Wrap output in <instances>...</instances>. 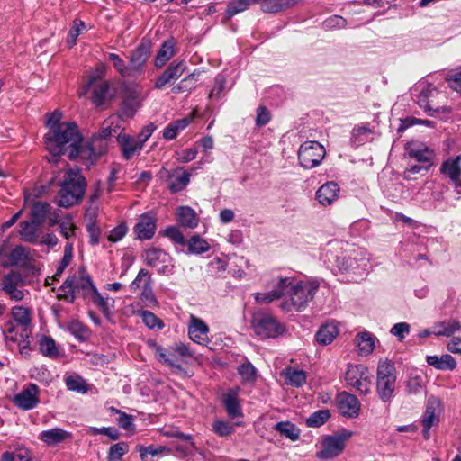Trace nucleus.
I'll list each match as a JSON object with an SVG mask.
<instances>
[{
	"label": "nucleus",
	"mask_w": 461,
	"mask_h": 461,
	"mask_svg": "<svg viewBox=\"0 0 461 461\" xmlns=\"http://www.w3.org/2000/svg\"><path fill=\"white\" fill-rule=\"evenodd\" d=\"M46 149L52 155L50 161L56 162V157L68 152L69 158H76L80 150L82 136L75 122H62L57 129L45 134Z\"/></svg>",
	"instance_id": "1"
},
{
	"label": "nucleus",
	"mask_w": 461,
	"mask_h": 461,
	"mask_svg": "<svg viewBox=\"0 0 461 461\" xmlns=\"http://www.w3.org/2000/svg\"><path fill=\"white\" fill-rule=\"evenodd\" d=\"M318 288L317 281L295 282L289 277V284L285 289V299L280 303V308L285 312L303 311L312 301Z\"/></svg>",
	"instance_id": "2"
},
{
	"label": "nucleus",
	"mask_w": 461,
	"mask_h": 461,
	"mask_svg": "<svg viewBox=\"0 0 461 461\" xmlns=\"http://www.w3.org/2000/svg\"><path fill=\"white\" fill-rule=\"evenodd\" d=\"M86 186V179L78 170H68L59 185L58 204L60 207L69 208L78 203L85 194Z\"/></svg>",
	"instance_id": "3"
},
{
	"label": "nucleus",
	"mask_w": 461,
	"mask_h": 461,
	"mask_svg": "<svg viewBox=\"0 0 461 461\" xmlns=\"http://www.w3.org/2000/svg\"><path fill=\"white\" fill-rule=\"evenodd\" d=\"M95 289L90 276L84 269H79L77 275L67 277L59 289L58 298L73 303L77 296H90Z\"/></svg>",
	"instance_id": "4"
},
{
	"label": "nucleus",
	"mask_w": 461,
	"mask_h": 461,
	"mask_svg": "<svg viewBox=\"0 0 461 461\" xmlns=\"http://www.w3.org/2000/svg\"><path fill=\"white\" fill-rule=\"evenodd\" d=\"M369 258L366 252L339 257L337 258L339 270L353 282H359L368 272Z\"/></svg>",
	"instance_id": "5"
},
{
	"label": "nucleus",
	"mask_w": 461,
	"mask_h": 461,
	"mask_svg": "<svg viewBox=\"0 0 461 461\" xmlns=\"http://www.w3.org/2000/svg\"><path fill=\"white\" fill-rule=\"evenodd\" d=\"M396 375L393 363L388 359L380 360L376 372V391L384 402H388L393 397Z\"/></svg>",
	"instance_id": "6"
},
{
	"label": "nucleus",
	"mask_w": 461,
	"mask_h": 461,
	"mask_svg": "<svg viewBox=\"0 0 461 461\" xmlns=\"http://www.w3.org/2000/svg\"><path fill=\"white\" fill-rule=\"evenodd\" d=\"M414 91H418L417 104L427 113H438L443 109L440 99L444 95L433 85L426 82L420 83Z\"/></svg>",
	"instance_id": "7"
},
{
	"label": "nucleus",
	"mask_w": 461,
	"mask_h": 461,
	"mask_svg": "<svg viewBox=\"0 0 461 461\" xmlns=\"http://www.w3.org/2000/svg\"><path fill=\"white\" fill-rule=\"evenodd\" d=\"M254 332L262 338H276L283 334L285 327L267 312H257L251 320Z\"/></svg>",
	"instance_id": "8"
},
{
	"label": "nucleus",
	"mask_w": 461,
	"mask_h": 461,
	"mask_svg": "<svg viewBox=\"0 0 461 461\" xmlns=\"http://www.w3.org/2000/svg\"><path fill=\"white\" fill-rule=\"evenodd\" d=\"M325 157L324 147L317 141H306L301 145L298 151L300 165L307 169L320 165Z\"/></svg>",
	"instance_id": "9"
},
{
	"label": "nucleus",
	"mask_w": 461,
	"mask_h": 461,
	"mask_svg": "<svg viewBox=\"0 0 461 461\" xmlns=\"http://www.w3.org/2000/svg\"><path fill=\"white\" fill-rule=\"evenodd\" d=\"M351 436V431L345 430L343 433L326 437L322 442V449L317 452L316 456L320 459H330L339 456Z\"/></svg>",
	"instance_id": "10"
},
{
	"label": "nucleus",
	"mask_w": 461,
	"mask_h": 461,
	"mask_svg": "<svg viewBox=\"0 0 461 461\" xmlns=\"http://www.w3.org/2000/svg\"><path fill=\"white\" fill-rule=\"evenodd\" d=\"M442 402L439 398L430 396L427 400L425 411L421 417L422 434L425 438L429 437V429L439 423Z\"/></svg>",
	"instance_id": "11"
},
{
	"label": "nucleus",
	"mask_w": 461,
	"mask_h": 461,
	"mask_svg": "<svg viewBox=\"0 0 461 461\" xmlns=\"http://www.w3.org/2000/svg\"><path fill=\"white\" fill-rule=\"evenodd\" d=\"M345 380L348 384L355 387L363 394H366L370 391L371 380L367 375V367L363 365H349Z\"/></svg>",
	"instance_id": "12"
},
{
	"label": "nucleus",
	"mask_w": 461,
	"mask_h": 461,
	"mask_svg": "<svg viewBox=\"0 0 461 461\" xmlns=\"http://www.w3.org/2000/svg\"><path fill=\"white\" fill-rule=\"evenodd\" d=\"M404 150L405 156L415 159L420 164L431 167L434 165L436 154L424 142L419 140L409 141L405 144Z\"/></svg>",
	"instance_id": "13"
},
{
	"label": "nucleus",
	"mask_w": 461,
	"mask_h": 461,
	"mask_svg": "<svg viewBox=\"0 0 461 461\" xmlns=\"http://www.w3.org/2000/svg\"><path fill=\"white\" fill-rule=\"evenodd\" d=\"M145 261L148 266L155 267L158 274L169 275L173 273L170 256L158 248H149L145 251Z\"/></svg>",
	"instance_id": "14"
},
{
	"label": "nucleus",
	"mask_w": 461,
	"mask_h": 461,
	"mask_svg": "<svg viewBox=\"0 0 461 461\" xmlns=\"http://www.w3.org/2000/svg\"><path fill=\"white\" fill-rule=\"evenodd\" d=\"M23 285V278L20 272L11 271L4 276L1 289L11 300L19 302L24 297V293L20 287Z\"/></svg>",
	"instance_id": "15"
},
{
	"label": "nucleus",
	"mask_w": 461,
	"mask_h": 461,
	"mask_svg": "<svg viewBox=\"0 0 461 461\" xmlns=\"http://www.w3.org/2000/svg\"><path fill=\"white\" fill-rule=\"evenodd\" d=\"M150 56L149 42H141L135 48L130 56L129 69L131 77H137L144 71L145 65Z\"/></svg>",
	"instance_id": "16"
},
{
	"label": "nucleus",
	"mask_w": 461,
	"mask_h": 461,
	"mask_svg": "<svg viewBox=\"0 0 461 461\" xmlns=\"http://www.w3.org/2000/svg\"><path fill=\"white\" fill-rule=\"evenodd\" d=\"M39 387L30 384L14 397V403L20 409L28 411L34 409L39 403Z\"/></svg>",
	"instance_id": "17"
},
{
	"label": "nucleus",
	"mask_w": 461,
	"mask_h": 461,
	"mask_svg": "<svg viewBox=\"0 0 461 461\" xmlns=\"http://www.w3.org/2000/svg\"><path fill=\"white\" fill-rule=\"evenodd\" d=\"M208 333L209 327L207 324L200 318L192 314L188 325L189 338L197 344L205 345L209 342Z\"/></svg>",
	"instance_id": "18"
},
{
	"label": "nucleus",
	"mask_w": 461,
	"mask_h": 461,
	"mask_svg": "<svg viewBox=\"0 0 461 461\" xmlns=\"http://www.w3.org/2000/svg\"><path fill=\"white\" fill-rule=\"evenodd\" d=\"M338 409L341 415L354 418L359 414L360 403L357 398L348 393H341L337 398Z\"/></svg>",
	"instance_id": "19"
},
{
	"label": "nucleus",
	"mask_w": 461,
	"mask_h": 461,
	"mask_svg": "<svg viewBox=\"0 0 461 461\" xmlns=\"http://www.w3.org/2000/svg\"><path fill=\"white\" fill-rule=\"evenodd\" d=\"M185 70V61L172 62L163 74L156 80L155 88L162 89L171 81L178 79Z\"/></svg>",
	"instance_id": "20"
},
{
	"label": "nucleus",
	"mask_w": 461,
	"mask_h": 461,
	"mask_svg": "<svg viewBox=\"0 0 461 461\" xmlns=\"http://www.w3.org/2000/svg\"><path fill=\"white\" fill-rule=\"evenodd\" d=\"M11 314L14 318L13 321L16 322L23 329L22 332L20 333V337L23 338L24 340L26 339H29L32 335V319L29 310L23 306H14L12 308Z\"/></svg>",
	"instance_id": "21"
},
{
	"label": "nucleus",
	"mask_w": 461,
	"mask_h": 461,
	"mask_svg": "<svg viewBox=\"0 0 461 461\" xmlns=\"http://www.w3.org/2000/svg\"><path fill=\"white\" fill-rule=\"evenodd\" d=\"M339 191L338 184L330 181L322 185L317 190L315 197L319 203L323 206H329L338 199Z\"/></svg>",
	"instance_id": "22"
},
{
	"label": "nucleus",
	"mask_w": 461,
	"mask_h": 461,
	"mask_svg": "<svg viewBox=\"0 0 461 461\" xmlns=\"http://www.w3.org/2000/svg\"><path fill=\"white\" fill-rule=\"evenodd\" d=\"M156 230V219L151 214H142L134 227L138 239L149 240Z\"/></svg>",
	"instance_id": "23"
},
{
	"label": "nucleus",
	"mask_w": 461,
	"mask_h": 461,
	"mask_svg": "<svg viewBox=\"0 0 461 461\" xmlns=\"http://www.w3.org/2000/svg\"><path fill=\"white\" fill-rule=\"evenodd\" d=\"M288 284L289 277L280 278L272 291L255 294V301L258 303H270L273 301L283 297L285 295V289Z\"/></svg>",
	"instance_id": "24"
},
{
	"label": "nucleus",
	"mask_w": 461,
	"mask_h": 461,
	"mask_svg": "<svg viewBox=\"0 0 461 461\" xmlns=\"http://www.w3.org/2000/svg\"><path fill=\"white\" fill-rule=\"evenodd\" d=\"M108 140L94 134L87 143L86 147L82 149V153L90 159H96L104 154L108 148Z\"/></svg>",
	"instance_id": "25"
},
{
	"label": "nucleus",
	"mask_w": 461,
	"mask_h": 461,
	"mask_svg": "<svg viewBox=\"0 0 461 461\" xmlns=\"http://www.w3.org/2000/svg\"><path fill=\"white\" fill-rule=\"evenodd\" d=\"M69 438H71V433L59 427L43 430L39 436V438L48 446L58 445Z\"/></svg>",
	"instance_id": "26"
},
{
	"label": "nucleus",
	"mask_w": 461,
	"mask_h": 461,
	"mask_svg": "<svg viewBox=\"0 0 461 461\" xmlns=\"http://www.w3.org/2000/svg\"><path fill=\"white\" fill-rule=\"evenodd\" d=\"M31 258L29 251L22 246L18 245L11 250L8 255V259L3 263L4 267L25 266Z\"/></svg>",
	"instance_id": "27"
},
{
	"label": "nucleus",
	"mask_w": 461,
	"mask_h": 461,
	"mask_svg": "<svg viewBox=\"0 0 461 461\" xmlns=\"http://www.w3.org/2000/svg\"><path fill=\"white\" fill-rule=\"evenodd\" d=\"M460 158V156L450 158L440 167V173L447 176L451 181L456 183V186H461V183L458 182L461 174Z\"/></svg>",
	"instance_id": "28"
},
{
	"label": "nucleus",
	"mask_w": 461,
	"mask_h": 461,
	"mask_svg": "<svg viewBox=\"0 0 461 461\" xmlns=\"http://www.w3.org/2000/svg\"><path fill=\"white\" fill-rule=\"evenodd\" d=\"M303 0H259L261 10L265 13H277L294 7Z\"/></svg>",
	"instance_id": "29"
},
{
	"label": "nucleus",
	"mask_w": 461,
	"mask_h": 461,
	"mask_svg": "<svg viewBox=\"0 0 461 461\" xmlns=\"http://www.w3.org/2000/svg\"><path fill=\"white\" fill-rule=\"evenodd\" d=\"M163 173H165V175L169 178L168 189L173 194L178 193L185 189L190 181V174L187 172H183L178 175L177 170H176L173 174H170L168 171L163 169L161 174Z\"/></svg>",
	"instance_id": "30"
},
{
	"label": "nucleus",
	"mask_w": 461,
	"mask_h": 461,
	"mask_svg": "<svg viewBox=\"0 0 461 461\" xmlns=\"http://www.w3.org/2000/svg\"><path fill=\"white\" fill-rule=\"evenodd\" d=\"M176 216L178 222L185 228L194 229L198 225L199 218L195 211L189 206L179 207Z\"/></svg>",
	"instance_id": "31"
},
{
	"label": "nucleus",
	"mask_w": 461,
	"mask_h": 461,
	"mask_svg": "<svg viewBox=\"0 0 461 461\" xmlns=\"http://www.w3.org/2000/svg\"><path fill=\"white\" fill-rule=\"evenodd\" d=\"M339 330L333 323H327L322 325L315 334L316 341L320 345H329L338 336Z\"/></svg>",
	"instance_id": "32"
},
{
	"label": "nucleus",
	"mask_w": 461,
	"mask_h": 461,
	"mask_svg": "<svg viewBox=\"0 0 461 461\" xmlns=\"http://www.w3.org/2000/svg\"><path fill=\"white\" fill-rule=\"evenodd\" d=\"M458 330H461V324L456 320L439 321L433 326V334L438 337H450Z\"/></svg>",
	"instance_id": "33"
},
{
	"label": "nucleus",
	"mask_w": 461,
	"mask_h": 461,
	"mask_svg": "<svg viewBox=\"0 0 461 461\" xmlns=\"http://www.w3.org/2000/svg\"><path fill=\"white\" fill-rule=\"evenodd\" d=\"M426 360L429 366L438 370H453L456 366L454 357L448 354H444L441 357L428 356Z\"/></svg>",
	"instance_id": "34"
},
{
	"label": "nucleus",
	"mask_w": 461,
	"mask_h": 461,
	"mask_svg": "<svg viewBox=\"0 0 461 461\" xmlns=\"http://www.w3.org/2000/svg\"><path fill=\"white\" fill-rule=\"evenodd\" d=\"M122 152L126 159H130L134 154L142 149V145L136 138H131L127 135L121 136L119 139Z\"/></svg>",
	"instance_id": "35"
},
{
	"label": "nucleus",
	"mask_w": 461,
	"mask_h": 461,
	"mask_svg": "<svg viewBox=\"0 0 461 461\" xmlns=\"http://www.w3.org/2000/svg\"><path fill=\"white\" fill-rule=\"evenodd\" d=\"M175 54V42L173 40H167L163 42L155 58V66L163 67Z\"/></svg>",
	"instance_id": "36"
},
{
	"label": "nucleus",
	"mask_w": 461,
	"mask_h": 461,
	"mask_svg": "<svg viewBox=\"0 0 461 461\" xmlns=\"http://www.w3.org/2000/svg\"><path fill=\"white\" fill-rule=\"evenodd\" d=\"M355 342L358 348V353L362 356H367L375 348V340L369 332L358 333L355 338Z\"/></svg>",
	"instance_id": "37"
},
{
	"label": "nucleus",
	"mask_w": 461,
	"mask_h": 461,
	"mask_svg": "<svg viewBox=\"0 0 461 461\" xmlns=\"http://www.w3.org/2000/svg\"><path fill=\"white\" fill-rule=\"evenodd\" d=\"M50 210H51V207L47 203H34L31 209V221L41 226L47 219Z\"/></svg>",
	"instance_id": "38"
},
{
	"label": "nucleus",
	"mask_w": 461,
	"mask_h": 461,
	"mask_svg": "<svg viewBox=\"0 0 461 461\" xmlns=\"http://www.w3.org/2000/svg\"><path fill=\"white\" fill-rule=\"evenodd\" d=\"M20 235L23 241L36 243L38 240V231L40 225L31 221L21 222Z\"/></svg>",
	"instance_id": "39"
},
{
	"label": "nucleus",
	"mask_w": 461,
	"mask_h": 461,
	"mask_svg": "<svg viewBox=\"0 0 461 461\" xmlns=\"http://www.w3.org/2000/svg\"><path fill=\"white\" fill-rule=\"evenodd\" d=\"M156 356L159 362L174 368L176 371H182L183 367L178 363L174 354L168 353L166 348L159 345H156Z\"/></svg>",
	"instance_id": "40"
},
{
	"label": "nucleus",
	"mask_w": 461,
	"mask_h": 461,
	"mask_svg": "<svg viewBox=\"0 0 461 461\" xmlns=\"http://www.w3.org/2000/svg\"><path fill=\"white\" fill-rule=\"evenodd\" d=\"M109 83L102 82L94 86L93 89V102L96 106H103L110 99Z\"/></svg>",
	"instance_id": "41"
},
{
	"label": "nucleus",
	"mask_w": 461,
	"mask_h": 461,
	"mask_svg": "<svg viewBox=\"0 0 461 461\" xmlns=\"http://www.w3.org/2000/svg\"><path fill=\"white\" fill-rule=\"evenodd\" d=\"M140 106L136 97L128 96L125 98L119 110V116L123 120L131 119L134 116Z\"/></svg>",
	"instance_id": "42"
},
{
	"label": "nucleus",
	"mask_w": 461,
	"mask_h": 461,
	"mask_svg": "<svg viewBox=\"0 0 461 461\" xmlns=\"http://www.w3.org/2000/svg\"><path fill=\"white\" fill-rule=\"evenodd\" d=\"M40 352L50 358H57L59 356L55 340L48 336H43L39 341Z\"/></svg>",
	"instance_id": "43"
},
{
	"label": "nucleus",
	"mask_w": 461,
	"mask_h": 461,
	"mask_svg": "<svg viewBox=\"0 0 461 461\" xmlns=\"http://www.w3.org/2000/svg\"><path fill=\"white\" fill-rule=\"evenodd\" d=\"M211 249L210 244L199 235L192 236L187 241V250L190 254L200 255Z\"/></svg>",
	"instance_id": "44"
},
{
	"label": "nucleus",
	"mask_w": 461,
	"mask_h": 461,
	"mask_svg": "<svg viewBox=\"0 0 461 461\" xmlns=\"http://www.w3.org/2000/svg\"><path fill=\"white\" fill-rule=\"evenodd\" d=\"M274 429L293 441L297 440L300 437V429L288 420L276 423Z\"/></svg>",
	"instance_id": "45"
},
{
	"label": "nucleus",
	"mask_w": 461,
	"mask_h": 461,
	"mask_svg": "<svg viewBox=\"0 0 461 461\" xmlns=\"http://www.w3.org/2000/svg\"><path fill=\"white\" fill-rule=\"evenodd\" d=\"M285 383L289 385L299 387L306 382V373L303 370L286 369L284 372Z\"/></svg>",
	"instance_id": "46"
},
{
	"label": "nucleus",
	"mask_w": 461,
	"mask_h": 461,
	"mask_svg": "<svg viewBox=\"0 0 461 461\" xmlns=\"http://www.w3.org/2000/svg\"><path fill=\"white\" fill-rule=\"evenodd\" d=\"M223 404L230 418L241 417L240 405L234 394H227L223 399Z\"/></svg>",
	"instance_id": "47"
},
{
	"label": "nucleus",
	"mask_w": 461,
	"mask_h": 461,
	"mask_svg": "<svg viewBox=\"0 0 461 461\" xmlns=\"http://www.w3.org/2000/svg\"><path fill=\"white\" fill-rule=\"evenodd\" d=\"M259 0H232L229 5L226 11L228 18H231L235 14L245 11L251 5L258 3Z\"/></svg>",
	"instance_id": "48"
},
{
	"label": "nucleus",
	"mask_w": 461,
	"mask_h": 461,
	"mask_svg": "<svg viewBox=\"0 0 461 461\" xmlns=\"http://www.w3.org/2000/svg\"><path fill=\"white\" fill-rule=\"evenodd\" d=\"M330 417L329 410H320L310 415L306 420V424L311 428H318L323 425Z\"/></svg>",
	"instance_id": "49"
},
{
	"label": "nucleus",
	"mask_w": 461,
	"mask_h": 461,
	"mask_svg": "<svg viewBox=\"0 0 461 461\" xmlns=\"http://www.w3.org/2000/svg\"><path fill=\"white\" fill-rule=\"evenodd\" d=\"M65 384L69 391H75L81 393H86L87 392L86 381L77 375L66 377Z\"/></svg>",
	"instance_id": "50"
},
{
	"label": "nucleus",
	"mask_w": 461,
	"mask_h": 461,
	"mask_svg": "<svg viewBox=\"0 0 461 461\" xmlns=\"http://www.w3.org/2000/svg\"><path fill=\"white\" fill-rule=\"evenodd\" d=\"M68 329V331L80 341H85L89 337V330L78 321H71Z\"/></svg>",
	"instance_id": "51"
},
{
	"label": "nucleus",
	"mask_w": 461,
	"mask_h": 461,
	"mask_svg": "<svg viewBox=\"0 0 461 461\" xmlns=\"http://www.w3.org/2000/svg\"><path fill=\"white\" fill-rule=\"evenodd\" d=\"M371 132L372 131L367 126H357L352 130L351 142L356 146H359L368 140Z\"/></svg>",
	"instance_id": "52"
},
{
	"label": "nucleus",
	"mask_w": 461,
	"mask_h": 461,
	"mask_svg": "<svg viewBox=\"0 0 461 461\" xmlns=\"http://www.w3.org/2000/svg\"><path fill=\"white\" fill-rule=\"evenodd\" d=\"M130 447L126 442L113 445L108 452V461H120L122 456L128 453Z\"/></svg>",
	"instance_id": "53"
},
{
	"label": "nucleus",
	"mask_w": 461,
	"mask_h": 461,
	"mask_svg": "<svg viewBox=\"0 0 461 461\" xmlns=\"http://www.w3.org/2000/svg\"><path fill=\"white\" fill-rule=\"evenodd\" d=\"M109 59L113 62L115 70L123 77H131L129 65L115 53L109 54Z\"/></svg>",
	"instance_id": "54"
},
{
	"label": "nucleus",
	"mask_w": 461,
	"mask_h": 461,
	"mask_svg": "<svg viewBox=\"0 0 461 461\" xmlns=\"http://www.w3.org/2000/svg\"><path fill=\"white\" fill-rule=\"evenodd\" d=\"M140 315L147 327L149 329H162L164 323L161 319L157 317L153 312L149 311H142Z\"/></svg>",
	"instance_id": "55"
},
{
	"label": "nucleus",
	"mask_w": 461,
	"mask_h": 461,
	"mask_svg": "<svg viewBox=\"0 0 461 461\" xmlns=\"http://www.w3.org/2000/svg\"><path fill=\"white\" fill-rule=\"evenodd\" d=\"M60 233L61 235L69 240L76 235L77 226L72 221V217L68 215L64 221L59 223Z\"/></svg>",
	"instance_id": "56"
},
{
	"label": "nucleus",
	"mask_w": 461,
	"mask_h": 461,
	"mask_svg": "<svg viewBox=\"0 0 461 461\" xmlns=\"http://www.w3.org/2000/svg\"><path fill=\"white\" fill-rule=\"evenodd\" d=\"M93 303L103 312L105 316L111 313L108 298L103 297L95 288L90 294Z\"/></svg>",
	"instance_id": "57"
},
{
	"label": "nucleus",
	"mask_w": 461,
	"mask_h": 461,
	"mask_svg": "<svg viewBox=\"0 0 461 461\" xmlns=\"http://www.w3.org/2000/svg\"><path fill=\"white\" fill-rule=\"evenodd\" d=\"M212 431L220 437H227L234 432V426L224 420H216L212 423Z\"/></svg>",
	"instance_id": "58"
},
{
	"label": "nucleus",
	"mask_w": 461,
	"mask_h": 461,
	"mask_svg": "<svg viewBox=\"0 0 461 461\" xmlns=\"http://www.w3.org/2000/svg\"><path fill=\"white\" fill-rule=\"evenodd\" d=\"M3 333L5 340L20 342V334L16 332V326L13 321H6L3 326Z\"/></svg>",
	"instance_id": "59"
},
{
	"label": "nucleus",
	"mask_w": 461,
	"mask_h": 461,
	"mask_svg": "<svg viewBox=\"0 0 461 461\" xmlns=\"http://www.w3.org/2000/svg\"><path fill=\"white\" fill-rule=\"evenodd\" d=\"M239 374L246 382H253L256 377V368L249 363H244L238 368Z\"/></svg>",
	"instance_id": "60"
},
{
	"label": "nucleus",
	"mask_w": 461,
	"mask_h": 461,
	"mask_svg": "<svg viewBox=\"0 0 461 461\" xmlns=\"http://www.w3.org/2000/svg\"><path fill=\"white\" fill-rule=\"evenodd\" d=\"M165 236L169 238L173 242H175L176 244H179V245L185 244V239L183 233L176 227H174V226L167 227L165 230Z\"/></svg>",
	"instance_id": "61"
},
{
	"label": "nucleus",
	"mask_w": 461,
	"mask_h": 461,
	"mask_svg": "<svg viewBox=\"0 0 461 461\" xmlns=\"http://www.w3.org/2000/svg\"><path fill=\"white\" fill-rule=\"evenodd\" d=\"M151 283H152L151 277H148V280L145 281V284L143 285V290L141 293V299L149 304H152V303L157 304L156 297L154 296V294L152 293Z\"/></svg>",
	"instance_id": "62"
},
{
	"label": "nucleus",
	"mask_w": 461,
	"mask_h": 461,
	"mask_svg": "<svg viewBox=\"0 0 461 461\" xmlns=\"http://www.w3.org/2000/svg\"><path fill=\"white\" fill-rule=\"evenodd\" d=\"M390 332L396 336L399 340H402L410 332V325L406 322L396 323L392 327Z\"/></svg>",
	"instance_id": "63"
},
{
	"label": "nucleus",
	"mask_w": 461,
	"mask_h": 461,
	"mask_svg": "<svg viewBox=\"0 0 461 461\" xmlns=\"http://www.w3.org/2000/svg\"><path fill=\"white\" fill-rule=\"evenodd\" d=\"M449 86L456 92H461V67L447 77Z\"/></svg>",
	"instance_id": "64"
}]
</instances>
